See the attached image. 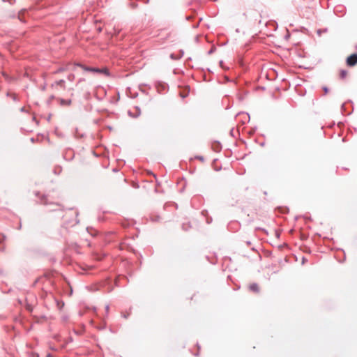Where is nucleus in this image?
Instances as JSON below:
<instances>
[{"mask_svg": "<svg viewBox=\"0 0 357 357\" xmlns=\"http://www.w3.org/2000/svg\"><path fill=\"white\" fill-rule=\"evenodd\" d=\"M77 66H80L84 70L91 73H97L100 74H104L107 76L109 75V70L107 68H92L87 67L86 66L78 64Z\"/></svg>", "mask_w": 357, "mask_h": 357, "instance_id": "f257e3e1", "label": "nucleus"}, {"mask_svg": "<svg viewBox=\"0 0 357 357\" xmlns=\"http://www.w3.org/2000/svg\"><path fill=\"white\" fill-rule=\"evenodd\" d=\"M65 80L64 79H59V80H56L55 82H54L52 84H51V88L55 91H60L61 89L62 90H65L66 89V85H65Z\"/></svg>", "mask_w": 357, "mask_h": 357, "instance_id": "f03ea898", "label": "nucleus"}, {"mask_svg": "<svg viewBox=\"0 0 357 357\" xmlns=\"http://www.w3.org/2000/svg\"><path fill=\"white\" fill-rule=\"evenodd\" d=\"M56 101L58 104L61 107H70L72 104V99L71 98H62L60 97L56 98Z\"/></svg>", "mask_w": 357, "mask_h": 357, "instance_id": "7ed1b4c3", "label": "nucleus"}, {"mask_svg": "<svg viewBox=\"0 0 357 357\" xmlns=\"http://www.w3.org/2000/svg\"><path fill=\"white\" fill-rule=\"evenodd\" d=\"M347 65L349 66H354L357 64V53L352 54L347 59Z\"/></svg>", "mask_w": 357, "mask_h": 357, "instance_id": "20e7f679", "label": "nucleus"}, {"mask_svg": "<svg viewBox=\"0 0 357 357\" xmlns=\"http://www.w3.org/2000/svg\"><path fill=\"white\" fill-rule=\"evenodd\" d=\"M347 71L346 70H340V79H344L347 77Z\"/></svg>", "mask_w": 357, "mask_h": 357, "instance_id": "39448f33", "label": "nucleus"}, {"mask_svg": "<svg viewBox=\"0 0 357 357\" xmlns=\"http://www.w3.org/2000/svg\"><path fill=\"white\" fill-rule=\"evenodd\" d=\"M250 289L253 291H258L259 287L258 285L256 284H252L250 286Z\"/></svg>", "mask_w": 357, "mask_h": 357, "instance_id": "423d86ee", "label": "nucleus"}, {"mask_svg": "<svg viewBox=\"0 0 357 357\" xmlns=\"http://www.w3.org/2000/svg\"><path fill=\"white\" fill-rule=\"evenodd\" d=\"M75 79V75L73 74H70L68 76V79L73 82Z\"/></svg>", "mask_w": 357, "mask_h": 357, "instance_id": "0eeeda50", "label": "nucleus"}, {"mask_svg": "<svg viewBox=\"0 0 357 357\" xmlns=\"http://www.w3.org/2000/svg\"><path fill=\"white\" fill-rule=\"evenodd\" d=\"M56 98H57V97H56V96H54V95L51 96L50 97L49 100H48V102H50V101H51V100H54V99L56 100Z\"/></svg>", "mask_w": 357, "mask_h": 357, "instance_id": "6e6552de", "label": "nucleus"}, {"mask_svg": "<svg viewBox=\"0 0 357 357\" xmlns=\"http://www.w3.org/2000/svg\"><path fill=\"white\" fill-rule=\"evenodd\" d=\"M323 90L324 91L325 94L328 92V89L326 86H324Z\"/></svg>", "mask_w": 357, "mask_h": 357, "instance_id": "1a4fd4ad", "label": "nucleus"}, {"mask_svg": "<svg viewBox=\"0 0 357 357\" xmlns=\"http://www.w3.org/2000/svg\"><path fill=\"white\" fill-rule=\"evenodd\" d=\"M63 70H64V69H63V68H59V69H58L55 73H61V72H62V71H63Z\"/></svg>", "mask_w": 357, "mask_h": 357, "instance_id": "9d476101", "label": "nucleus"}, {"mask_svg": "<svg viewBox=\"0 0 357 357\" xmlns=\"http://www.w3.org/2000/svg\"><path fill=\"white\" fill-rule=\"evenodd\" d=\"M198 158L199 159V160H200L201 162H204V158L200 157V158Z\"/></svg>", "mask_w": 357, "mask_h": 357, "instance_id": "9b49d317", "label": "nucleus"}, {"mask_svg": "<svg viewBox=\"0 0 357 357\" xmlns=\"http://www.w3.org/2000/svg\"><path fill=\"white\" fill-rule=\"evenodd\" d=\"M220 66L222 67V66H223V61H220Z\"/></svg>", "mask_w": 357, "mask_h": 357, "instance_id": "f8f14e48", "label": "nucleus"}, {"mask_svg": "<svg viewBox=\"0 0 357 357\" xmlns=\"http://www.w3.org/2000/svg\"><path fill=\"white\" fill-rule=\"evenodd\" d=\"M20 110H21V112H25L24 107H22Z\"/></svg>", "mask_w": 357, "mask_h": 357, "instance_id": "ddd939ff", "label": "nucleus"}, {"mask_svg": "<svg viewBox=\"0 0 357 357\" xmlns=\"http://www.w3.org/2000/svg\"><path fill=\"white\" fill-rule=\"evenodd\" d=\"M47 357H52V356L49 354L47 355Z\"/></svg>", "mask_w": 357, "mask_h": 357, "instance_id": "4468645a", "label": "nucleus"}, {"mask_svg": "<svg viewBox=\"0 0 357 357\" xmlns=\"http://www.w3.org/2000/svg\"><path fill=\"white\" fill-rule=\"evenodd\" d=\"M94 156L98 157V156H100V155H98V154H96V153H94Z\"/></svg>", "mask_w": 357, "mask_h": 357, "instance_id": "2eb2a0df", "label": "nucleus"}, {"mask_svg": "<svg viewBox=\"0 0 357 357\" xmlns=\"http://www.w3.org/2000/svg\"><path fill=\"white\" fill-rule=\"evenodd\" d=\"M217 160H214L213 163L215 164Z\"/></svg>", "mask_w": 357, "mask_h": 357, "instance_id": "dca6fc26", "label": "nucleus"}]
</instances>
